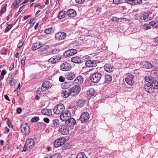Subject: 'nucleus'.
Returning a JSON list of instances; mask_svg holds the SVG:
<instances>
[{
    "instance_id": "obj_60",
    "label": "nucleus",
    "mask_w": 158,
    "mask_h": 158,
    "mask_svg": "<svg viewBox=\"0 0 158 158\" xmlns=\"http://www.w3.org/2000/svg\"><path fill=\"white\" fill-rule=\"evenodd\" d=\"M4 98H5V99L6 100H8V101H10V99L9 98V97H8V96H7V95H5V96H4Z\"/></svg>"
},
{
    "instance_id": "obj_18",
    "label": "nucleus",
    "mask_w": 158,
    "mask_h": 158,
    "mask_svg": "<svg viewBox=\"0 0 158 158\" xmlns=\"http://www.w3.org/2000/svg\"><path fill=\"white\" fill-rule=\"evenodd\" d=\"M71 60L72 62L77 64H81L83 62L82 58L78 56H76L72 57Z\"/></svg>"
},
{
    "instance_id": "obj_25",
    "label": "nucleus",
    "mask_w": 158,
    "mask_h": 158,
    "mask_svg": "<svg viewBox=\"0 0 158 158\" xmlns=\"http://www.w3.org/2000/svg\"><path fill=\"white\" fill-rule=\"evenodd\" d=\"M42 113L44 115H51L52 114V112L50 109L44 108L42 110Z\"/></svg>"
},
{
    "instance_id": "obj_44",
    "label": "nucleus",
    "mask_w": 158,
    "mask_h": 158,
    "mask_svg": "<svg viewBox=\"0 0 158 158\" xmlns=\"http://www.w3.org/2000/svg\"><path fill=\"white\" fill-rule=\"evenodd\" d=\"M122 2V0H113V2L116 4H118Z\"/></svg>"
},
{
    "instance_id": "obj_52",
    "label": "nucleus",
    "mask_w": 158,
    "mask_h": 158,
    "mask_svg": "<svg viewBox=\"0 0 158 158\" xmlns=\"http://www.w3.org/2000/svg\"><path fill=\"white\" fill-rule=\"evenodd\" d=\"M23 44V43L22 42H21L18 44L17 47L20 49L22 46Z\"/></svg>"
},
{
    "instance_id": "obj_15",
    "label": "nucleus",
    "mask_w": 158,
    "mask_h": 158,
    "mask_svg": "<svg viewBox=\"0 0 158 158\" xmlns=\"http://www.w3.org/2000/svg\"><path fill=\"white\" fill-rule=\"evenodd\" d=\"M66 36V34L63 32H58L55 35V38L57 40H64Z\"/></svg>"
},
{
    "instance_id": "obj_14",
    "label": "nucleus",
    "mask_w": 158,
    "mask_h": 158,
    "mask_svg": "<svg viewBox=\"0 0 158 158\" xmlns=\"http://www.w3.org/2000/svg\"><path fill=\"white\" fill-rule=\"evenodd\" d=\"M77 51L74 49H71L65 52L64 53V56H72L76 54Z\"/></svg>"
},
{
    "instance_id": "obj_64",
    "label": "nucleus",
    "mask_w": 158,
    "mask_h": 158,
    "mask_svg": "<svg viewBox=\"0 0 158 158\" xmlns=\"http://www.w3.org/2000/svg\"><path fill=\"white\" fill-rule=\"evenodd\" d=\"M44 158H51V155H48L46 156Z\"/></svg>"
},
{
    "instance_id": "obj_46",
    "label": "nucleus",
    "mask_w": 158,
    "mask_h": 158,
    "mask_svg": "<svg viewBox=\"0 0 158 158\" xmlns=\"http://www.w3.org/2000/svg\"><path fill=\"white\" fill-rule=\"evenodd\" d=\"M65 78L62 76H60L59 78V80L61 82H63L64 81Z\"/></svg>"
},
{
    "instance_id": "obj_2",
    "label": "nucleus",
    "mask_w": 158,
    "mask_h": 158,
    "mask_svg": "<svg viewBox=\"0 0 158 158\" xmlns=\"http://www.w3.org/2000/svg\"><path fill=\"white\" fill-rule=\"evenodd\" d=\"M81 89V88L78 85H74L69 89V93L73 96H75L78 94L80 92Z\"/></svg>"
},
{
    "instance_id": "obj_27",
    "label": "nucleus",
    "mask_w": 158,
    "mask_h": 158,
    "mask_svg": "<svg viewBox=\"0 0 158 158\" xmlns=\"http://www.w3.org/2000/svg\"><path fill=\"white\" fill-rule=\"evenodd\" d=\"M144 79L147 82L150 84H151L152 83H155V82L156 81L154 77H149L148 76L145 77H144Z\"/></svg>"
},
{
    "instance_id": "obj_20",
    "label": "nucleus",
    "mask_w": 158,
    "mask_h": 158,
    "mask_svg": "<svg viewBox=\"0 0 158 158\" xmlns=\"http://www.w3.org/2000/svg\"><path fill=\"white\" fill-rule=\"evenodd\" d=\"M65 77L68 80H72L75 78L76 76L73 73L69 72L67 73Z\"/></svg>"
},
{
    "instance_id": "obj_31",
    "label": "nucleus",
    "mask_w": 158,
    "mask_h": 158,
    "mask_svg": "<svg viewBox=\"0 0 158 158\" xmlns=\"http://www.w3.org/2000/svg\"><path fill=\"white\" fill-rule=\"evenodd\" d=\"M66 12L64 10H61L59 13L58 17L60 19H61L64 18L65 16V14Z\"/></svg>"
},
{
    "instance_id": "obj_1",
    "label": "nucleus",
    "mask_w": 158,
    "mask_h": 158,
    "mask_svg": "<svg viewBox=\"0 0 158 158\" xmlns=\"http://www.w3.org/2000/svg\"><path fill=\"white\" fill-rule=\"evenodd\" d=\"M144 88L145 91L150 93L154 92V89H158V81H155V83L151 84L147 83L144 85Z\"/></svg>"
},
{
    "instance_id": "obj_16",
    "label": "nucleus",
    "mask_w": 158,
    "mask_h": 158,
    "mask_svg": "<svg viewBox=\"0 0 158 158\" xmlns=\"http://www.w3.org/2000/svg\"><path fill=\"white\" fill-rule=\"evenodd\" d=\"M66 124L68 127L73 126L76 123V121L73 118H70L65 121Z\"/></svg>"
},
{
    "instance_id": "obj_13",
    "label": "nucleus",
    "mask_w": 158,
    "mask_h": 158,
    "mask_svg": "<svg viewBox=\"0 0 158 158\" xmlns=\"http://www.w3.org/2000/svg\"><path fill=\"white\" fill-rule=\"evenodd\" d=\"M61 56L58 55L56 56H54L48 60L49 62L52 64H55L59 61L61 59Z\"/></svg>"
},
{
    "instance_id": "obj_29",
    "label": "nucleus",
    "mask_w": 158,
    "mask_h": 158,
    "mask_svg": "<svg viewBox=\"0 0 158 158\" xmlns=\"http://www.w3.org/2000/svg\"><path fill=\"white\" fill-rule=\"evenodd\" d=\"M95 94V90L93 88H90L87 91V94L89 97L94 96Z\"/></svg>"
},
{
    "instance_id": "obj_38",
    "label": "nucleus",
    "mask_w": 158,
    "mask_h": 158,
    "mask_svg": "<svg viewBox=\"0 0 158 158\" xmlns=\"http://www.w3.org/2000/svg\"><path fill=\"white\" fill-rule=\"evenodd\" d=\"M60 50L56 48L54 49L50 53L48 54V55H50L51 54H54L58 53L60 52Z\"/></svg>"
},
{
    "instance_id": "obj_7",
    "label": "nucleus",
    "mask_w": 158,
    "mask_h": 158,
    "mask_svg": "<svg viewBox=\"0 0 158 158\" xmlns=\"http://www.w3.org/2000/svg\"><path fill=\"white\" fill-rule=\"evenodd\" d=\"M71 116V114L68 110H66L60 115V119L63 121H66Z\"/></svg>"
},
{
    "instance_id": "obj_17",
    "label": "nucleus",
    "mask_w": 158,
    "mask_h": 158,
    "mask_svg": "<svg viewBox=\"0 0 158 158\" xmlns=\"http://www.w3.org/2000/svg\"><path fill=\"white\" fill-rule=\"evenodd\" d=\"M35 141L33 139H30L26 140L25 144H26L30 149L32 148L35 146Z\"/></svg>"
},
{
    "instance_id": "obj_30",
    "label": "nucleus",
    "mask_w": 158,
    "mask_h": 158,
    "mask_svg": "<svg viewBox=\"0 0 158 158\" xmlns=\"http://www.w3.org/2000/svg\"><path fill=\"white\" fill-rule=\"evenodd\" d=\"M143 67L146 69H150L152 68V65L151 63L146 61L144 62Z\"/></svg>"
},
{
    "instance_id": "obj_47",
    "label": "nucleus",
    "mask_w": 158,
    "mask_h": 158,
    "mask_svg": "<svg viewBox=\"0 0 158 158\" xmlns=\"http://www.w3.org/2000/svg\"><path fill=\"white\" fill-rule=\"evenodd\" d=\"M75 1L78 4H82L84 2L85 0H75Z\"/></svg>"
},
{
    "instance_id": "obj_63",
    "label": "nucleus",
    "mask_w": 158,
    "mask_h": 158,
    "mask_svg": "<svg viewBox=\"0 0 158 158\" xmlns=\"http://www.w3.org/2000/svg\"><path fill=\"white\" fill-rule=\"evenodd\" d=\"M7 124L10 127V120L8 119L7 121Z\"/></svg>"
},
{
    "instance_id": "obj_24",
    "label": "nucleus",
    "mask_w": 158,
    "mask_h": 158,
    "mask_svg": "<svg viewBox=\"0 0 158 158\" xmlns=\"http://www.w3.org/2000/svg\"><path fill=\"white\" fill-rule=\"evenodd\" d=\"M66 13L69 16L71 17H75L77 14L76 11L73 9L69 10L67 11Z\"/></svg>"
},
{
    "instance_id": "obj_3",
    "label": "nucleus",
    "mask_w": 158,
    "mask_h": 158,
    "mask_svg": "<svg viewBox=\"0 0 158 158\" xmlns=\"http://www.w3.org/2000/svg\"><path fill=\"white\" fill-rule=\"evenodd\" d=\"M64 106L62 104H58L54 108L53 111L54 113L57 114H61L64 111Z\"/></svg>"
},
{
    "instance_id": "obj_10",
    "label": "nucleus",
    "mask_w": 158,
    "mask_h": 158,
    "mask_svg": "<svg viewBox=\"0 0 158 158\" xmlns=\"http://www.w3.org/2000/svg\"><path fill=\"white\" fill-rule=\"evenodd\" d=\"M134 76L130 73L127 74V77L125 78V81L127 84L130 85H133L134 82Z\"/></svg>"
},
{
    "instance_id": "obj_41",
    "label": "nucleus",
    "mask_w": 158,
    "mask_h": 158,
    "mask_svg": "<svg viewBox=\"0 0 158 158\" xmlns=\"http://www.w3.org/2000/svg\"><path fill=\"white\" fill-rule=\"evenodd\" d=\"M149 25L150 26H152L155 27H157L156 23L155 21H153L149 22Z\"/></svg>"
},
{
    "instance_id": "obj_56",
    "label": "nucleus",
    "mask_w": 158,
    "mask_h": 158,
    "mask_svg": "<svg viewBox=\"0 0 158 158\" xmlns=\"http://www.w3.org/2000/svg\"><path fill=\"white\" fill-rule=\"evenodd\" d=\"M25 6V5H23L21 7H20V8L19 9V12H21V11L23 10Z\"/></svg>"
},
{
    "instance_id": "obj_42",
    "label": "nucleus",
    "mask_w": 158,
    "mask_h": 158,
    "mask_svg": "<svg viewBox=\"0 0 158 158\" xmlns=\"http://www.w3.org/2000/svg\"><path fill=\"white\" fill-rule=\"evenodd\" d=\"M142 3V0H134L133 2V4H141Z\"/></svg>"
},
{
    "instance_id": "obj_33",
    "label": "nucleus",
    "mask_w": 158,
    "mask_h": 158,
    "mask_svg": "<svg viewBox=\"0 0 158 158\" xmlns=\"http://www.w3.org/2000/svg\"><path fill=\"white\" fill-rule=\"evenodd\" d=\"M52 123L55 128L58 127L60 126L59 121L57 119H56L52 120Z\"/></svg>"
},
{
    "instance_id": "obj_28",
    "label": "nucleus",
    "mask_w": 158,
    "mask_h": 158,
    "mask_svg": "<svg viewBox=\"0 0 158 158\" xmlns=\"http://www.w3.org/2000/svg\"><path fill=\"white\" fill-rule=\"evenodd\" d=\"M52 86V84L48 81H44L42 84V86L46 89L50 88Z\"/></svg>"
},
{
    "instance_id": "obj_49",
    "label": "nucleus",
    "mask_w": 158,
    "mask_h": 158,
    "mask_svg": "<svg viewBox=\"0 0 158 158\" xmlns=\"http://www.w3.org/2000/svg\"><path fill=\"white\" fill-rule=\"evenodd\" d=\"M150 27L149 26H148V25L144 24L143 26V29L145 30H146L148 29H149L150 28Z\"/></svg>"
},
{
    "instance_id": "obj_23",
    "label": "nucleus",
    "mask_w": 158,
    "mask_h": 158,
    "mask_svg": "<svg viewBox=\"0 0 158 158\" xmlns=\"http://www.w3.org/2000/svg\"><path fill=\"white\" fill-rule=\"evenodd\" d=\"M69 89H63L61 91V95L63 98H67L69 95H71V94L69 93Z\"/></svg>"
},
{
    "instance_id": "obj_19",
    "label": "nucleus",
    "mask_w": 158,
    "mask_h": 158,
    "mask_svg": "<svg viewBox=\"0 0 158 158\" xmlns=\"http://www.w3.org/2000/svg\"><path fill=\"white\" fill-rule=\"evenodd\" d=\"M104 68L105 70L108 72H111L114 70V67L110 64H106L104 66Z\"/></svg>"
},
{
    "instance_id": "obj_53",
    "label": "nucleus",
    "mask_w": 158,
    "mask_h": 158,
    "mask_svg": "<svg viewBox=\"0 0 158 158\" xmlns=\"http://www.w3.org/2000/svg\"><path fill=\"white\" fill-rule=\"evenodd\" d=\"M44 121L45 123H48L49 122V119L47 118H44Z\"/></svg>"
},
{
    "instance_id": "obj_59",
    "label": "nucleus",
    "mask_w": 158,
    "mask_h": 158,
    "mask_svg": "<svg viewBox=\"0 0 158 158\" xmlns=\"http://www.w3.org/2000/svg\"><path fill=\"white\" fill-rule=\"evenodd\" d=\"M9 131H10V130H9V129L8 128H7V127H6L5 128V132L6 133H8V132H9Z\"/></svg>"
},
{
    "instance_id": "obj_4",
    "label": "nucleus",
    "mask_w": 158,
    "mask_h": 158,
    "mask_svg": "<svg viewBox=\"0 0 158 158\" xmlns=\"http://www.w3.org/2000/svg\"><path fill=\"white\" fill-rule=\"evenodd\" d=\"M102 75L99 73H95L91 76L90 80L91 81L94 83L98 82L100 80Z\"/></svg>"
},
{
    "instance_id": "obj_22",
    "label": "nucleus",
    "mask_w": 158,
    "mask_h": 158,
    "mask_svg": "<svg viewBox=\"0 0 158 158\" xmlns=\"http://www.w3.org/2000/svg\"><path fill=\"white\" fill-rule=\"evenodd\" d=\"M42 45V44L38 41L33 44L32 47V49L35 51L37 49L40 48L41 46Z\"/></svg>"
},
{
    "instance_id": "obj_54",
    "label": "nucleus",
    "mask_w": 158,
    "mask_h": 158,
    "mask_svg": "<svg viewBox=\"0 0 158 158\" xmlns=\"http://www.w3.org/2000/svg\"><path fill=\"white\" fill-rule=\"evenodd\" d=\"M14 63L13 62L11 64L9 68V70L10 71H11L12 70V69L13 68L14 66Z\"/></svg>"
},
{
    "instance_id": "obj_57",
    "label": "nucleus",
    "mask_w": 158,
    "mask_h": 158,
    "mask_svg": "<svg viewBox=\"0 0 158 158\" xmlns=\"http://www.w3.org/2000/svg\"><path fill=\"white\" fill-rule=\"evenodd\" d=\"M13 79V78L12 77V76H11V77L10 78V79L9 80V83L10 85H13L12 84V80Z\"/></svg>"
},
{
    "instance_id": "obj_11",
    "label": "nucleus",
    "mask_w": 158,
    "mask_h": 158,
    "mask_svg": "<svg viewBox=\"0 0 158 158\" xmlns=\"http://www.w3.org/2000/svg\"><path fill=\"white\" fill-rule=\"evenodd\" d=\"M140 19L144 20L146 22L148 21L151 20V18L149 15V14L147 12H143L141 13L139 16Z\"/></svg>"
},
{
    "instance_id": "obj_6",
    "label": "nucleus",
    "mask_w": 158,
    "mask_h": 158,
    "mask_svg": "<svg viewBox=\"0 0 158 158\" xmlns=\"http://www.w3.org/2000/svg\"><path fill=\"white\" fill-rule=\"evenodd\" d=\"M66 139L64 137L56 139L54 142V146L56 148L58 147L63 145L65 142Z\"/></svg>"
},
{
    "instance_id": "obj_5",
    "label": "nucleus",
    "mask_w": 158,
    "mask_h": 158,
    "mask_svg": "<svg viewBox=\"0 0 158 158\" xmlns=\"http://www.w3.org/2000/svg\"><path fill=\"white\" fill-rule=\"evenodd\" d=\"M21 129L22 133L24 135H28L30 133V127L26 123L21 125Z\"/></svg>"
},
{
    "instance_id": "obj_61",
    "label": "nucleus",
    "mask_w": 158,
    "mask_h": 158,
    "mask_svg": "<svg viewBox=\"0 0 158 158\" xmlns=\"http://www.w3.org/2000/svg\"><path fill=\"white\" fill-rule=\"evenodd\" d=\"M154 41L155 43L158 44V37L155 38Z\"/></svg>"
},
{
    "instance_id": "obj_62",
    "label": "nucleus",
    "mask_w": 158,
    "mask_h": 158,
    "mask_svg": "<svg viewBox=\"0 0 158 158\" xmlns=\"http://www.w3.org/2000/svg\"><path fill=\"white\" fill-rule=\"evenodd\" d=\"M31 17L30 15H27V16H25L24 17V19L26 20L28 19L29 18Z\"/></svg>"
},
{
    "instance_id": "obj_34",
    "label": "nucleus",
    "mask_w": 158,
    "mask_h": 158,
    "mask_svg": "<svg viewBox=\"0 0 158 158\" xmlns=\"http://www.w3.org/2000/svg\"><path fill=\"white\" fill-rule=\"evenodd\" d=\"M112 80V77L110 75H107L105 76V82L109 83Z\"/></svg>"
},
{
    "instance_id": "obj_39",
    "label": "nucleus",
    "mask_w": 158,
    "mask_h": 158,
    "mask_svg": "<svg viewBox=\"0 0 158 158\" xmlns=\"http://www.w3.org/2000/svg\"><path fill=\"white\" fill-rule=\"evenodd\" d=\"M12 27V24H10L8 25L5 30V32L6 33L9 31Z\"/></svg>"
},
{
    "instance_id": "obj_32",
    "label": "nucleus",
    "mask_w": 158,
    "mask_h": 158,
    "mask_svg": "<svg viewBox=\"0 0 158 158\" xmlns=\"http://www.w3.org/2000/svg\"><path fill=\"white\" fill-rule=\"evenodd\" d=\"M49 47L48 46L46 45H44L41 46L40 48L39 51L40 53L44 52L46 51L48 48Z\"/></svg>"
},
{
    "instance_id": "obj_43",
    "label": "nucleus",
    "mask_w": 158,
    "mask_h": 158,
    "mask_svg": "<svg viewBox=\"0 0 158 158\" xmlns=\"http://www.w3.org/2000/svg\"><path fill=\"white\" fill-rule=\"evenodd\" d=\"M39 119L38 117H35L31 118V122L33 123L37 122Z\"/></svg>"
},
{
    "instance_id": "obj_8",
    "label": "nucleus",
    "mask_w": 158,
    "mask_h": 158,
    "mask_svg": "<svg viewBox=\"0 0 158 158\" xmlns=\"http://www.w3.org/2000/svg\"><path fill=\"white\" fill-rule=\"evenodd\" d=\"M89 118V115L86 112H83L81 115L79 119L82 123H85L87 122Z\"/></svg>"
},
{
    "instance_id": "obj_36",
    "label": "nucleus",
    "mask_w": 158,
    "mask_h": 158,
    "mask_svg": "<svg viewBox=\"0 0 158 158\" xmlns=\"http://www.w3.org/2000/svg\"><path fill=\"white\" fill-rule=\"evenodd\" d=\"M76 158H87V157L84 152H81L78 154Z\"/></svg>"
},
{
    "instance_id": "obj_51",
    "label": "nucleus",
    "mask_w": 158,
    "mask_h": 158,
    "mask_svg": "<svg viewBox=\"0 0 158 158\" xmlns=\"http://www.w3.org/2000/svg\"><path fill=\"white\" fill-rule=\"evenodd\" d=\"M25 59L23 57L21 60V63L23 65V66H24L25 65Z\"/></svg>"
},
{
    "instance_id": "obj_50",
    "label": "nucleus",
    "mask_w": 158,
    "mask_h": 158,
    "mask_svg": "<svg viewBox=\"0 0 158 158\" xmlns=\"http://www.w3.org/2000/svg\"><path fill=\"white\" fill-rule=\"evenodd\" d=\"M22 111V109L20 108H18L16 110V112L17 114H20Z\"/></svg>"
},
{
    "instance_id": "obj_26",
    "label": "nucleus",
    "mask_w": 158,
    "mask_h": 158,
    "mask_svg": "<svg viewBox=\"0 0 158 158\" xmlns=\"http://www.w3.org/2000/svg\"><path fill=\"white\" fill-rule=\"evenodd\" d=\"M74 81L77 85L81 84L83 81V78L81 76H78L74 80Z\"/></svg>"
},
{
    "instance_id": "obj_40",
    "label": "nucleus",
    "mask_w": 158,
    "mask_h": 158,
    "mask_svg": "<svg viewBox=\"0 0 158 158\" xmlns=\"http://www.w3.org/2000/svg\"><path fill=\"white\" fill-rule=\"evenodd\" d=\"M51 158H61V156L59 154L56 153L51 155Z\"/></svg>"
},
{
    "instance_id": "obj_58",
    "label": "nucleus",
    "mask_w": 158,
    "mask_h": 158,
    "mask_svg": "<svg viewBox=\"0 0 158 158\" xmlns=\"http://www.w3.org/2000/svg\"><path fill=\"white\" fill-rule=\"evenodd\" d=\"M12 15V13L11 12H10L9 15L6 17V20L8 21L10 19V17Z\"/></svg>"
},
{
    "instance_id": "obj_21",
    "label": "nucleus",
    "mask_w": 158,
    "mask_h": 158,
    "mask_svg": "<svg viewBox=\"0 0 158 158\" xmlns=\"http://www.w3.org/2000/svg\"><path fill=\"white\" fill-rule=\"evenodd\" d=\"M85 64L88 67H95L97 66L96 62L94 61H87L85 62Z\"/></svg>"
},
{
    "instance_id": "obj_48",
    "label": "nucleus",
    "mask_w": 158,
    "mask_h": 158,
    "mask_svg": "<svg viewBox=\"0 0 158 158\" xmlns=\"http://www.w3.org/2000/svg\"><path fill=\"white\" fill-rule=\"evenodd\" d=\"M28 148V147L26 144L23 148V150L22 151V152H26L27 151V148Z\"/></svg>"
},
{
    "instance_id": "obj_35",
    "label": "nucleus",
    "mask_w": 158,
    "mask_h": 158,
    "mask_svg": "<svg viewBox=\"0 0 158 158\" xmlns=\"http://www.w3.org/2000/svg\"><path fill=\"white\" fill-rule=\"evenodd\" d=\"M85 101L83 99L79 100L78 102V105L80 107H82L85 105Z\"/></svg>"
},
{
    "instance_id": "obj_37",
    "label": "nucleus",
    "mask_w": 158,
    "mask_h": 158,
    "mask_svg": "<svg viewBox=\"0 0 158 158\" xmlns=\"http://www.w3.org/2000/svg\"><path fill=\"white\" fill-rule=\"evenodd\" d=\"M54 29L53 27L46 29L45 30V33L47 34H50L54 31Z\"/></svg>"
},
{
    "instance_id": "obj_45",
    "label": "nucleus",
    "mask_w": 158,
    "mask_h": 158,
    "mask_svg": "<svg viewBox=\"0 0 158 158\" xmlns=\"http://www.w3.org/2000/svg\"><path fill=\"white\" fill-rule=\"evenodd\" d=\"M6 7L4 6L1 9V11L0 12V15H1V13L2 14L4 13L6 11Z\"/></svg>"
},
{
    "instance_id": "obj_9",
    "label": "nucleus",
    "mask_w": 158,
    "mask_h": 158,
    "mask_svg": "<svg viewBox=\"0 0 158 158\" xmlns=\"http://www.w3.org/2000/svg\"><path fill=\"white\" fill-rule=\"evenodd\" d=\"M61 70L64 71H67L70 70L71 69V65L67 62L62 63L60 65Z\"/></svg>"
},
{
    "instance_id": "obj_12",
    "label": "nucleus",
    "mask_w": 158,
    "mask_h": 158,
    "mask_svg": "<svg viewBox=\"0 0 158 158\" xmlns=\"http://www.w3.org/2000/svg\"><path fill=\"white\" fill-rule=\"evenodd\" d=\"M60 132L63 135H66L69 133V129L68 127L65 125L60 126L59 129Z\"/></svg>"
},
{
    "instance_id": "obj_55",
    "label": "nucleus",
    "mask_w": 158,
    "mask_h": 158,
    "mask_svg": "<svg viewBox=\"0 0 158 158\" xmlns=\"http://www.w3.org/2000/svg\"><path fill=\"white\" fill-rule=\"evenodd\" d=\"M6 73V71H5V70H3L2 71L1 73V75H2V76H4V75H5Z\"/></svg>"
}]
</instances>
